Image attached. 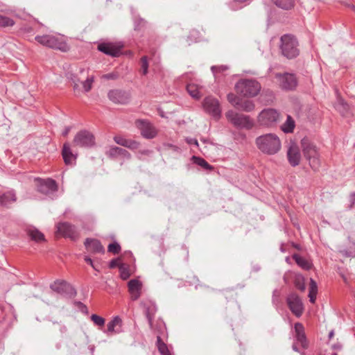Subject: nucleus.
I'll use <instances>...</instances> for the list:
<instances>
[{
	"label": "nucleus",
	"instance_id": "35",
	"mask_svg": "<svg viewBox=\"0 0 355 355\" xmlns=\"http://www.w3.org/2000/svg\"><path fill=\"white\" fill-rule=\"evenodd\" d=\"M157 346L162 355H171L166 345L162 340L160 336H157Z\"/></svg>",
	"mask_w": 355,
	"mask_h": 355
},
{
	"label": "nucleus",
	"instance_id": "52",
	"mask_svg": "<svg viewBox=\"0 0 355 355\" xmlns=\"http://www.w3.org/2000/svg\"><path fill=\"white\" fill-rule=\"evenodd\" d=\"M350 205L349 207L351 209L355 206V193H352L349 196Z\"/></svg>",
	"mask_w": 355,
	"mask_h": 355
},
{
	"label": "nucleus",
	"instance_id": "47",
	"mask_svg": "<svg viewBox=\"0 0 355 355\" xmlns=\"http://www.w3.org/2000/svg\"><path fill=\"white\" fill-rule=\"evenodd\" d=\"M128 139H126L121 135H116L114 137V141L119 145L125 147L127 146V141Z\"/></svg>",
	"mask_w": 355,
	"mask_h": 355
},
{
	"label": "nucleus",
	"instance_id": "17",
	"mask_svg": "<svg viewBox=\"0 0 355 355\" xmlns=\"http://www.w3.org/2000/svg\"><path fill=\"white\" fill-rule=\"evenodd\" d=\"M50 288L54 292L61 295H65L74 292V290L71 286L64 280H55L50 285Z\"/></svg>",
	"mask_w": 355,
	"mask_h": 355
},
{
	"label": "nucleus",
	"instance_id": "61",
	"mask_svg": "<svg viewBox=\"0 0 355 355\" xmlns=\"http://www.w3.org/2000/svg\"><path fill=\"white\" fill-rule=\"evenodd\" d=\"M138 28H139L138 25L135 24V29H138Z\"/></svg>",
	"mask_w": 355,
	"mask_h": 355
},
{
	"label": "nucleus",
	"instance_id": "40",
	"mask_svg": "<svg viewBox=\"0 0 355 355\" xmlns=\"http://www.w3.org/2000/svg\"><path fill=\"white\" fill-rule=\"evenodd\" d=\"M120 276L122 279L125 280L129 278L130 273L128 267L125 264H121L119 266Z\"/></svg>",
	"mask_w": 355,
	"mask_h": 355
},
{
	"label": "nucleus",
	"instance_id": "25",
	"mask_svg": "<svg viewBox=\"0 0 355 355\" xmlns=\"http://www.w3.org/2000/svg\"><path fill=\"white\" fill-rule=\"evenodd\" d=\"M16 200V194L13 190L8 191L0 196V205L3 207H8Z\"/></svg>",
	"mask_w": 355,
	"mask_h": 355
},
{
	"label": "nucleus",
	"instance_id": "55",
	"mask_svg": "<svg viewBox=\"0 0 355 355\" xmlns=\"http://www.w3.org/2000/svg\"><path fill=\"white\" fill-rule=\"evenodd\" d=\"M70 130H71V127L70 126L66 127L64 128V130H63V132H62V135L66 137L69 134Z\"/></svg>",
	"mask_w": 355,
	"mask_h": 355
},
{
	"label": "nucleus",
	"instance_id": "53",
	"mask_svg": "<svg viewBox=\"0 0 355 355\" xmlns=\"http://www.w3.org/2000/svg\"><path fill=\"white\" fill-rule=\"evenodd\" d=\"M187 142L190 145H195L196 146H198V142L196 139L194 138H187Z\"/></svg>",
	"mask_w": 355,
	"mask_h": 355
},
{
	"label": "nucleus",
	"instance_id": "48",
	"mask_svg": "<svg viewBox=\"0 0 355 355\" xmlns=\"http://www.w3.org/2000/svg\"><path fill=\"white\" fill-rule=\"evenodd\" d=\"M139 145H140V144L137 141L133 140V139H128L127 141V146H125V148H128L133 150H136V149L139 148Z\"/></svg>",
	"mask_w": 355,
	"mask_h": 355
},
{
	"label": "nucleus",
	"instance_id": "9",
	"mask_svg": "<svg viewBox=\"0 0 355 355\" xmlns=\"http://www.w3.org/2000/svg\"><path fill=\"white\" fill-rule=\"evenodd\" d=\"M56 234L72 241L79 238V232L76 227L68 222L59 223L56 225Z\"/></svg>",
	"mask_w": 355,
	"mask_h": 355
},
{
	"label": "nucleus",
	"instance_id": "42",
	"mask_svg": "<svg viewBox=\"0 0 355 355\" xmlns=\"http://www.w3.org/2000/svg\"><path fill=\"white\" fill-rule=\"evenodd\" d=\"M193 159H194L196 164L203 167L204 168H205V169L212 168L211 166L209 164H208V162L207 161H205L204 159L200 158V157H197L196 156H193Z\"/></svg>",
	"mask_w": 355,
	"mask_h": 355
},
{
	"label": "nucleus",
	"instance_id": "46",
	"mask_svg": "<svg viewBox=\"0 0 355 355\" xmlns=\"http://www.w3.org/2000/svg\"><path fill=\"white\" fill-rule=\"evenodd\" d=\"M211 69L214 75L216 76L217 73L227 70L228 67L226 65L212 66Z\"/></svg>",
	"mask_w": 355,
	"mask_h": 355
},
{
	"label": "nucleus",
	"instance_id": "28",
	"mask_svg": "<svg viewBox=\"0 0 355 355\" xmlns=\"http://www.w3.org/2000/svg\"><path fill=\"white\" fill-rule=\"evenodd\" d=\"M293 259L295 261L297 264L302 268L309 270L312 268V263L308 259L302 257L298 254H294L293 256Z\"/></svg>",
	"mask_w": 355,
	"mask_h": 355
},
{
	"label": "nucleus",
	"instance_id": "4",
	"mask_svg": "<svg viewBox=\"0 0 355 355\" xmlns=\"http://www.w3.org/2000/svg\"><path fill=\"white\" fill-rule=\"evenodd\" d=\"M299 44L296 37L290 34H285L280 38L279 49L282 54L288 58H296L300 53Z\"/></svg>",
	"mask_w": 355,
	"mask_h": 355
},
{
	"label": "nucleus",
	"instance_id": "58",
	"mask_svg": "<svg viewBox=\"0 0 355 355\" xmlns=\"http://www.w3.org/2000/svg\"><path fill=\"white\" fill-rule=\"evenodd\" d=\"M66 330H67L66 327H64V326L62 327V328H61L62 331H65Z\"/></svg>",
	"mask_w": 355,
	"mask_h": 355
},
{
	"label": "nucleus",
	"instance_id": "56",
	"mask_svg": "<svg viewBox=\"0 0 355 355\" xmlns=\"http://www.w3.org/2000/svg\"><path fill=\"white\" fill-rule=\"evenodd\" d=\"M85 261L87 263H89V265H91L93 268H94V265H93V261H92V259H90V258H89V257H85Z\"/></svg>",
	"mask_w": 355,
	"mask_h": 355
},
{
	"label": "nucleus",
	"instance_id": "49",
	"mask_svg": "<svg viewBox=\"0 0 355 355\" xmlns=\"http://www.w3.org/2000/svg\"><path fill=\"white\" fill-rule=\"evenodd\" d=\"M151 154V150L148 149L140 150L137 152V157L139 159H142L143 156H148Z\"/></svg>",
	"mask_w": 355,
	"mask_h": 355
},
{
	"label": "nucleus",
	"instance_id": "5",
	"mask_svg": "<svg viewBox=\"0 0 355 355\" xmlns=\"http://www.w3.org/2000/svg\"><path fill=\"white\" fill-rule=\"evenodd\" d=\"M261 89L260 83L254 79H241L235 85L236 92L245 97L256 96Z\"/></svg>",
	"mask_w": 355,
	"mask_h": 355
},
{
	"label": "nucleus",
	"instance_id": "6",
	"mask_svg": "<svg viewBox=\"0 0 355 355\" xmlns=\"http://www.w3.org/2000/svg\"><path fill=\"white\" fill-rule=\"evenodd\" d=\"M35 39L40 44L51 49H59L62 51L69 50V46L65 42L53 35H37Z\"/></svg>",
	"mask_w": 355,
	"mask_h": 355
},
{
	"label": "nucleus",
	"instance_id": "37",
	"mask_svg": "<svg viewBox=\"0 0 355 355\" xmlns=\"http://www.w3.org/2000/svg\"><path fill=\"white\" fill-rule=\"evenodd\" d=\"M336 108L341 114L345 116L349 109V105L343 100L340 99L336 105Z\"/></svg>",
	"mask_w": 355,
	"mask_h": 355
},
{
	"label": "nucleus",
	"instance_id": "14",
	"mask_svg": "<svg viewBox=\"0 0 355 355\" xmlns=\"http://www.w3.org/2000/svg\"><path fill=\"white\" fill-rule=\"evenodd\" d=\"M39 183L38 191L49 197H53L58 191V185L53 180H40Z\"/></svg>",
	"mask_w": 355,
	"mask_h": 355
},
{
	"label": "nucleus",
	"instance_id": "8",
	"mask_svg": "<svg viewBox=\"0 0 355 355\" xmlns=\"http://www.w3.org/2000/svg\"><path fill=\"white\" fill-rule=\"evenodd\" d=\"M225 116L227 120L236 128L250 129L253 127V122L248 116L236 113L233 110L227 112Z\"/></svg>",
	"mask_w": 355,
	"mask_h": 355
},
{
	"label": "nucleus",
	"instance_id": "54",
	"mask_svg": "<svg viewBox=\"0 0 355 355\" xmlns=\"http://www.w3.org/2000/svg\"><path fill=\"white\" fill-rule=\"evenodd\" d=\"M234 2L236 3H242V4H244V5H248L250 4L252 0H234Z\"/></svg>",
	"mask_w": 355,
	"mask_h": 355
},
{
	"label": "nucleus",
	"instance_id": "33",
	"mask_svg": "<svg viewBox=\"0 0 355 355\" xmlns=\"http://www.w3.org/2000/svg\"><path fill=\"white\" fill-rule=\"evenodd\" d=\"M339 252L346 257H355V242L349 243L348 247L343 248Z\"/></svg>",
	"mask_w": 355,
	"mask_h": 355
},
{
	"label": "nucleus",
	"instance_id": "3",
	"mask_svg": "<svg viewBox=\"0 0 355 355\" xmlns=\"http://www.w3.org/2000/svg\"><path fill=\"white\" fill-rule=\"evenodd\" d=\"M301 146L311 168L314 171L318 170L320 166V155L318 147L307 138L302 139Z\"/></svg>",
	"mask_w": 355,
	"mask_h": 355
},
{
	"label": "nucleus",
	"instance_id": "2",
	"mask_svg": "<svg viewBox=\"0 0 355 355\" xmlns=\"http://www.w3.org/2000/svg\"><path fill=\"white\" fill-rule=\"evenodd\" d=\"M85 71L84 68H80L77 71H69L67 73V78L71 82L75 96H79L82 92H89L94 82V76H88L84 81H81L80 75Z\"/></svg>",
	"mask_w": 355,
	"mask_h": 355
},
{
	"label": "nucleus",
	"instance_id": "10",
	"mask_svg": "<svg viewBox=\"0 0 355 355\" xmlns=\"http://www.w3.org/2000/svg\"><path fill=\"white\" fill-rule=\"evenodd\" d=\"M73 144L76 146L90 148L95 144V137L92 132L85 130H81L76 135Z\"/></svg>",
	"mask_w": 355,
	"mask_h": 355
},
{
	"label": "nucleus",
	"instance_id": "29",
	"mask_svg": "<svg viewBox=\"0 0 355 355\" xmlns=\"http://www.w3.org/2000/svg\"><path fill=\"white\" fill-rule=\"evenodd\" d=\"M27 234L30 238L35 241L40 242L45 240L44 235L35 227H29L27 230Z\"/></svg>",
	"mask_w": 355,
	"mask_h": 355
},
{
	"label": "nucleus",
	"instance_id": "20",
	"mask_svg": "<svg viewBox=\"0 0 355 355\" xmlns=\"http://www.w3.org/2000/svg\"><path fill=\"white\" fill-rule=\"evenodd\" d=\"M106 155L112 159L117 158L118 157H121L128 160L131 159V155L128 150L117 146H111L106 152Z\"/></svg>",
	"mask_w": 355,
	"mask_h": 355
},
{
	"label": "nucleus",
	"instance_id": "43",
	"mask_svg": "<svg viewBox=\"0 0 355 355\" xmlns=\"http://www.w3.org/2000/svg\"><path fill=\"white\" fill-rule=\"evenodd\" d=\"M227 100L233 106H234L236 108H238L239 103L241 102V99L239 98V97H238L234 94H229L227 95Z\"/></svg>",
	"mask_w": 355,
	"mask_h": 355
},
{
	"label": "nucleus",
	"instance_id": "18",
	"mask_svg": "<svg viewBox=\"0 0 355 355\" xmlns=\"http://www.w3.org/2000/svg\"><path fill=\"white\" fill-rule=\"evenodd\" d=\"M123 321L121 318L116 315L107 323V330L104 332L110 336L114 334H119L122 331Z\"/></svg>",
	"mask_w": 355,
	"mask_h": 355
},
{
	"label": "nucleus",
	"instance_id": "15",
	"mask_svg": "<svg viewBox=\"0 0 355 355\" xmlns=\"http://www.w3.org/2000/svg\"><path fill=\"white\" fill-rule=\"evenodd\" d=\"M286 302L291 312L297 317H300L303 313L304 306L299 296L291 293L288 296Z\"/></svg>",
	"mask_w": 355,
	"mask_h": 355
},
{
	"label": "nucleus",
	"instance_id": "13",
	"mask_svg": "<svg viewBox=\"0 0 355 355\" xmlns=\"http://www.w3.org/2000/svg\"><path fill=\"white\" fill-rule=\"evenodd\" d=\"M287 158L288 163L292 166H297L301 161V153L297 144L293 141H290L287 148Z\"/></svg>",
	"mask_w": 355,
	"mask_h": 355
},
{
	"label": "nucleus",
	"instance_id": "22",
	"mask_svg": "<svg viewBox=\"0 0 355 355\" xmlns=\"http://www.w3.org/2000/svg\"><path fill=\"white\" fill-rule=\"evenodd\" d=\"M85 245L86 249L89 252L95 253H103L105 252L103 246L97 239H87L85 241Z\"/></svg>",
	"mask_w": 355,
	"mask_h": 355
},
{
	"label": "nucleus",
	"instance_id": "12",
	"mask_svg": "<svg viewBox=\"0 0 355 355\" xmlns=\"http://www.w3.org/2000/svg\"><path fill=\"white\" fill-rule=\"evenodd\" d=\"M275 78L279 80L280 87L284 90H293L297 86V79L292 73H276Z\"/></svg>",
	"mask_w": 355,
	"mask_h": 355
},
{
	"label": "nucleus",
	"instance_id": "7",
	"mask_svg": "<svg viewBox=\"0 0 355 355\" xmlns=\"http://www.w3.org/2000/svg\"><path fill=\"white\" fill-rule=\"evenodd\" d=\"M280 114L275 109L262 110L258 116V123L263 127H272L280 120Z\"/></svg>",
	"mask_w": 355,
	"mask_h": 355
},
{
	"label": "nucleus",
	"instance_id": "30",
	"mask_svg": "<svg viewBox=\"0 0 355 355\" xmlns=\"http://www.w3.org/2000/svg\"><path fill=\"white\" fill-rule=\"evenodd\" d=\"M295 125L293 119L290 115H287L286 121L282 124L281 129L285 133H291L293 132Z\"/></svg>",
	"mask_w": 355,
	"mask_h": 355
},
{
	"label": "nucleus",
	"instance_id": "34",
	"mask_svg": "<svg viewBox=\"0 0 355 355\" xmlns=\"http://www.w3.org/2000/svg\"><path fill=\"white\" fill-rule=\"evenodd\" d=\"M254 107H255V105L252 101H250V100L241 101V102L239 103L238 109H240L243 111L249 112L254 110Z\"/></svg>",
	"mask_w": 355,
	"mask_h": 355
},
{
	"label": "nucleus",
	"instance_id": "41",
	"mask_svg": "<svg viewBox=\"0 0 355 355\" xmlns=\"http://www.w3.org/2000/svg\"><path fill=\"white\" fill-rule=\"evenodd\" d=\"M141 71L143 75H146L148 72V61L146 56H143L140 60Z\"/></svg>",
	"mask_w": 355,
	"mask_h": 355
},
{
	"label": "nucleus",
	"instance_id": "36",
	"mask_svg": "<svg viewBox=\"0 0 355 355\" xmlns=\"http://www.w3.org/2000/svg\"><path fill=\"white\" fill-rule=\"evenodd\" d=\"M294 284L295 287L302 291H304L306 288L305 284H304V278L301 275H296L294 279Z\"/></svg>",
	"mask_w": 355,
	"mask_h": 355
},
{
	"label": "nucleus",
	"instance_id": "1",
	"mask_svg": "<svg viewBox=\"0 0 355 355\" xmlns=\"http://www.w3.org/2000/svg\"><path fill=\"white\" fill-rule=\"evenodd\" d=\"M255 144L262 153L268 155L277 154L282 148L281 140L275 133H267L257 137Z\"/></svg>",
	"mask_w": 355,
	"mask_h": 355
},
{
	"label": "nucleus",
	"instance_id": "23",
	"mask_svg": "<svg viewBox=\"0 0 355 355\" xmlns=\"http://www.w3.org/2000/svg\"><path fill=\"white\" fill-rule=\"evenodd\" d=\"M295 331L296 334V340L302 345V347L306 348L308 345L303 325L300 322L295 323Z\"/></svg>",
	"mask_w": 355,
	"mask_h": 355
},
{
	"label": "nucleus",
	"instance_id": "60",
	"mask_svg": "<svg viewBox=\"0 0 355 355\" xmlns=\"http://www.w3.org/2000/svg\"><path fill=\"white\" fill-rule=\"evenodd\" d=\"M140 23H141V24H144L145 22H144V19H140Z\"/></svg>",
	"mask_w": 355,
	"mask_h": 355
},
{
	"label": "nucleus",
	"instance_id": "11",
	"mask_svg": "<svg viewBox=\"0 0 355 355\" xmlns=\"http://www.w3.org/2000/svg\"><path fill=\"white\" fill-rule=\"evenodd\" d=\"M203 107L206 112L210 114L216 119H220L221 116V109L219 101L212 97L207 96L204 99Z\"/></svg>",
	"mask_w": 355,
	"mask_h": 355
},
{
	"label": "nucleus",
	"instance_id": "63",
	"mask_svg": "<svg viewBox=\"0 0 355 355\" xmlns=\"http://www.w3.org/2000/svg\"><path fill=\"white\" fill-rule=\"evenodd\" d=\"M331 355H337V354L336 353H334Z\"/></svg>",
	"mask_w": 355,
	"mask_h": 355
},
{
	"label": "nucleus",
	"instance_id": "38",
	"mask_svg": "<svg viewBox=\"0 0 355 355\" xmlns=\"http://www.w3.org/2000/svg\"><path fill=\"white\" fill-rule=\"evenodd\" d=\"M14 24L12 19L0 14V27L12 26Z\"/></svg>",
	"mask_w": 355,
	"mask_h": 355
},
{
	"label": "nucleus",
	"instance_id": "44",
	"mask_svg": "<svg viewBox=\"0 0 355 355\" xmlns=\"http://www.w3.org/2000/svg\"><path fill=\"white\" fill-rule=\"evenodd\" d=\"M91 320L92 322L98 327H103L105 324V319L101 316H99L96 314H92L91 315Z\"/></svg>",
	"mask_w": 355,
	"mask_h": 355
},
{
	"label": "nucleus",
	"instance_id": "19",
	"mask_svg": "<svg viewBox=\"0 0 355 355\" xmlns=\"http://www.w3.org/2000/svg\"><path fill=\"white\" fill-rule=\"evenodd\" d=\"M108 98L115 103L125 104L129 101V96L125 92L113 89L109 92Z\"/></svg>",
	"mask_w": 355,
	"mask_h": 355
},
{
	"label": "nucleus",
	"instance_id": "27",
	"mask_svg": "<svg viewBox=\"0 0 355 355\" xmlns=\"http://www.w3.org/2000/svg\"><path fill=\"white\" fill-rule=\"evenodd\" d=\"M62 157L66 164H72L76 157L74 155L68 144H64L62 149Z\"/></svg>",
	"mask_w": 355,
	"mask_h": 355
},
{
	"label": "nucleus",
	"instance_id": "57",
	"mask_svg": "<svg viewBox=\"0 0 355 355\" xmlns=\"http://www.w3.org/2000/svg\"><path fill=\"white\" fill-rule=\"evenodd\" d=\"M293 349L294 351H295V352H298V349H297V347H296V345H293Z\"/></svg>",
	"mask_w": 355,
	"mask_h": 355
},
{
	"label": "nucleus",
	"instance_id": "26",
	"mask_svg": "<svg viewBox=\"0 0 355 355\" xmlns=\"http://www.w3.org/2000/svg\"><path fill=\"white\" fill-rule=\"evenodd\" d=\"M187 89L193 98L198 99L202 96L204 87L196 83H189L187 86Z\"/></svg>",
	"mask_w": 355,
	"mask_h": 355
},
{
	"label": "nucleus",
	"instance_id": "21",
	"mask_svg": "<svg viewBox=\"0 0 355 355\" xmlns=\"http://www.w3.org/2000/svg\"><path fill=\"white\" fill-rule=\"evenodd\" d=\"M141 286V282L137 279H131L128 282V290L132 300H137L140 297Z\"/></svg>",
	"mask_w": 355,
	"mask_h": 355
},
{
	"label": "nucleus",
	"instance_id": "51",
	"mask_svg": "<svg viewBox=\"0 0 355 355\" xmlns=\"http://www.w3.org/2000/svg\"><path fill=\"white\" fill-rule=\"evenodd\" d=\"M121 263H119V259H114L111 260L109 264V267L110 268H114L116 267H119Z\"/></svg>",
	"mask_w": 355,
	"mask_h": 355
},
{
	"label": "nucleus",
	"instance_id": "50",
	"mask_svg": "<svg viewBox=\"0 0 355 355\" xmlns=\"http://www.w3.org/2000/svg\"><path fill=\"white\" fill-rule=\"evenodd\" d=\"M119 77V74L117 73H109L107 74H104L102 76V78L106 80H115Z\"/></svg>",
	"mask_w": 355,
	"mask_h": 355
},
{
	"label": "nucleus",
	"instance_id": "16",
	"mask_svg": "<svg viewBox=\"0 0 355 355\" xmlns=\"http://www.w3.org/2000/svg\"><path fill=\"white\" fill-rule=\"evenodd\" d=\"M135 124L144 138L153 139L157 135L156 129L148 121L139 119L136 121Z\"/></svg>",
	"mask_w": 355,
	"mask_h": 355
},
{
	"label": "nucleus",
	"instance_id": "59",
	"mask_svg": "<svg viewBox=\"0 0 355 355\" xmlns=\"http://www.w3.org/2000/svg\"><path fill=\"white\" fill-rule=\"evenodd\" d=\"M333 336H334V331H331V332L329 333V338L333 337Z\"/></svg>",
	"mask_w": 355,
	"mask_h": 355
},
{
	"label": "nucleus",
	"instance_id": "31",
	"mask_svg": "<svg viewBox=\"0 0 355 355\" xmlns=\"http://www.w3.org/2000/svg\"><path fill=\"white\" fill-rule=\"evenodd\" d=\"M272 2L279 8L283 10H291L294 7V0H272Z\"/></svg>",
	"mask_w": 355,
	"mask_h": 355
},
{
	"label": "nucleus",
	"instance_id": "24",
	"mask_svg": "<svg viewBox=\"0 0 355 355\" xmlns=\"http://www.w3.org/2000/svg\"><path fill=\"white\" fill-rule=\"evenodd\" d=\"M98 49L112 57H117L119 55L120 50L112 44L102 43L98 46Z\"/></svg>",
	"mask_w": 355,
	"mask_h": 355
},
{
	"label": "nucleus",
	"instance_id": "32",
	"mask_svg": "<svg viewBox=\"0 0 355 355\" xmlns=\"http://www.w3.org/2000/svg\"><path fill=\"white\" fill-rule=\"evenodd\" d=\"M318 293V285L315 280L313 279H310L309 284V297L310 302L313 304L315 302L316 295Z\"/></svg>",
	"mask_w": 355,
	"mask_h": 355
},
{
	"label": "nucleus",
	"instance_id": "39",
	"mask_svg": "<svg viewBox=\"0 0 355 355\" xmlns=\"http://www.w3.org/2000/svg\"><path fill=\"white\" fill-rule=\"evenodd\" d=\"M155 311H156V309L153 304H152L151 306L146 309L145 313H146V318L148 319L150 326H152L153 314Z\"/></svg>",
	"mask_w": 355,
	"mask_h": 355
},
{
	"label": "nucleus",
	"instance_id": "62",
	"mask_svg": "<svg viewBox=\"0 0 355 355\" xmlns=\"http://www.w3.org/2000/svg\"><path fill=\"white\" fill-rule=\"evenodd\" d=\"M352 8L355 11V6H352Z\"/></svg>",
	"mask_w": 355,
	"mask_h": 355
},
{
	"label": "nucleus",
	"instance_id": "45",
	"mask_svg": "<svg viewBox=\"0 0 355 355\" xmlns=\"http://www.w3.org/2000/svg\"><path fill=\"white\" fill-rule=\"evenodd\" d=\"M107 250L108 252L116 254L119 253V252L121 251V246L118 243L114 242L108 245Z\"/></svg>",
	"mask_w": 355,
	"mask_h": 355
}]
</instances>
